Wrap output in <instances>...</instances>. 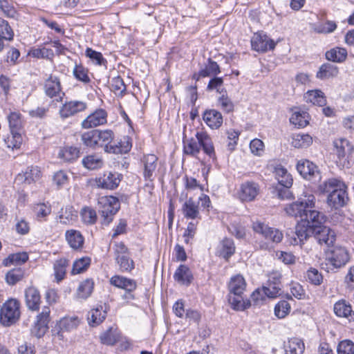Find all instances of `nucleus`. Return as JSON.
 I'll return each instance as SVG.
<instances>
[{"label":"nucleus","instance_id":"nucleus-59","mask_svg":"<svg viewBox=\"0 0 354 354\" xmlns=\"http://www.w3.org/2000/svg\"><path fill=\"white\" fill-rule=\"evenodd\" d=\"M73 75L75 77L84 82L88 83L90 82V78L88 75V71L82 65H76L73 69Z\"/></svg>","mask_w":354,"mask_h":354},{"label":"nucleus","instance_id":"nucleus-25","mask_svg":"<svg viewBox=\"0 0 354 354\" xmlns=\"http://www.w3.org/2000/svg\"><path fill=\"white\" fill-rule=\"evenodd\" d=\"M203 118L205 122L213 129H218L223 124L221 113L215 109L205 111Z\"/></svg>","mask_w":354,"mask_h":354},{"label":"nucleus","instance_id":"nucleus-53","mask_svg":"<svg viewBox=\"0 0 354 354\" xmlns=\"http://www.w3.org/2000/svg\"><path fill=\"white\" fill-rule=\"evenodd\" d=\"M81 216L84 223L86 224H94L97 221V214L93 209L86 207L81 211Z\"/></svg>","mask_w":354,"mask_h":354},{"label":"nucleus","instance_id":"nucleus-41","mask_svg":"<svg viewBox=\"0 0 354 354\" xmlns=\"http://www.w3.org/2000/svg\"><path fill=\"white\" fill-rule=\"evenodd\" d=\"M308 114L305 111H295L290 118V122L299 128L305 127L308 124Z\"/></svg>","mask_w":354,"mask_h":354},{"label":"nucleus","instance_id":"nucleus-3","mask_svg":"<svg viewBox=\"0 0 354 354\" xmlns=\"http://www.w3.org/2000/svg\"><path fill=\"white\" fill-rule=\"evenodd\" d=\"M324 216L319 212H312L310 215V222H313V236L319 244L331 245L335 241V234L328 227L322 225Z\"/></svg>","mask_w":354,"mask_h":354},{"label":"nucleus","instance_id":"nucleus-62","mask_svg":"<svg viewBox=\"0 0 354 354\" xmlns=\"http://www.w3.org/2000/svg\"><path fill=\"white\" fill-rule=\"evenodd\" d=\"M267 296L264 293L263 288L260 290L257 289L252 292L251 295V299H249L251 301V306H260L261 305Z\"/></svg>","mask_w":354,"mask_h":354},{"label":"nucleus","instance_id":"nucleus-50","mask_svg":"<svg viewBox=\"0 0 354 354\" xmlns=\"http://www.w3.org/2000/svg\"><path fill=\"white\" fill-rule=\"evenodd\" d=\"M82 163L88 169H96L102 167V160L96 155H91L83 158Z\"/></svg>","mask_w":354,"mask_h":354},{"label":"nucleus","instance_id":"nucleus-57","mask_svg":"<svg viewBox=\"0 0 354 354\" xmlns=\"http://www.w3.org/2000/svg\"><path fill=\"white\" fill-rule=\"evenodd\" d=\"M290 310V304L285 301H280L274 308V314L279 318H284Z\"/></svg>","mask_w":354,"mask_h":354},{"label":"nucleus","instance_id":"nucleus-15","mask_svg":"<svg viewBox=\"0 0 354 354\" xmlns=\"http://www.w3.org/2000/svg\"><path fill=\"white\" fill-rule=\"evenodd\" d=\"M80 320L77 316L64 317L62 318L55 325V330L59 339L64 338V332H70L77 328Z\"/></svg>","mask_w":354,"mask_h":354},{"label":"nucleus","instance_id":"nucleus-45","mask_svg":"<svg viewBox=\"0 0 354 354\" xmlns=\"http://www.w3.org/2000/svg\"><path fill=\"white\" fill-rule=\"evenodd\" d=\"M68 266V260L65 258H61L55 262V276L57 281H60L64 278Z\"/></svg>","mask_w":354,"mask_h":354},{"label":"nucleus","instance_id":"nucleus-47","mask_svg":"<svg viewBox=\"0 0 354 354\" xmlns=\"http://www.w3.org/2000/svg\"><path fill=\"white\" fill-rule=\"evenodd\" d=\"M91 259L88 257H84L75 261L73 265L72 274H76L87 270L91 265Z\"/></svg>","mask_w":354,"mask_h":354},{"label":"nucleus","instance_id":"nucleus-21","mask_svg":"<svg viewBox=\"0 0 354 354\" xmlns=\"http://www.w3.org/2000/svg\"><path fill=\"white\" fill-rule=\"evenodd\" d=\"M106 314V310L102 306L91 309L87 315L88 325L92 327L100 325L105 319Z\"/></svg>","mask_w":354,"mask_h":354},{"label":"nucleus","instance_id":"nucleus-35","mask_svg":"<svg viewBox=\"0 0 354 354\" xmlns=\"http://www.w3.org/2000/svg\"><path fill=\"white\" fill-rule=\"evenodd\" d=\"M348 53L346 48L335 47L326 53V58L330 62L342 63L347 57Z\"/></svg>","mask_w":354,"mask_h":354},{"label":"nucleus","instance_id":"nucleus-36","mask_svg":"<svg viewBox=\"0 0 354 354\" xmlns=\"http://www.w3.org/2000/svg\"><path fill=\"white\" fill-rule=\"evenodd\" d=\"M304 97L307 102H310L319 106H323L326 104L324 93L320 90L308 91Z\"/></svg>","mask_w":354,"mask_h":354},{"label":"nucleus","instance_id":"nucleus-31","mask_svg":"<svg viewBox=\"0 0 354 354\" xmlns=\"http://www.w3.org/2000/svg\"><path fill=\"white\" fill-rule=\"evenodd\" d=\"M286 354H302L305 349L304 343L299 338L288 339L284 345Z\"/></svg>","mask_w":354,"mask_h":354},{"label":"nucleus","instance_id":"nucleus-49","mask_svg":"<svg viewBox=\"0 0 354 354\" xmlns=\"http://www.w3.org/2000/svg\"><path fill=\"white\" fill-rule=\"evenodd\" d=\"M11 135L4 139V142L8 148H19L22 143V131L10 132Z\"/></svg>","mask_w":354,"mask_h":354},{"label":"nucleus","instance_id":"nucleus-1","mask_svg":"<svg viewBox=\"0 0 354 354\" xmlns=\"http://www.w3.org/2000/svg\"><path fill=\"white\" fill-rule=\"evenodd\" d=\"M346 186L344 183L337 178H328L319 187L322 193H328L327 204L329 207L338 209L345 205L348 199Z\"/></svg>","mask_w":354,"mask_h":354},{"label":"nucleus","instance_id":"nucleus-63","mask_svg":"<svg viewBox=\"0 0 354 354\" xmlns=\"http://www.w3.org/2000/svg\"><path fill=\"white\" fill-rule=\"evenodd\" d=\"M264 293L268 298H275L281 295V286L273 283H268L263 287Z\"/></svg>","mask_w":354,"mask_h":354},{"label":"nucleus","instance_id":"nucleus-14","mask_svg":"<svg viewBox=\"0 0 354 354\" xmlns=\"http://www.w3.org/2000/svg\"><path fill=\"white\" fill-rule=\"evenodd\" d=\"M86 109V102L79 100H71L62 104L59 109V114L62 119H66L84 111Z\"/></svg>","mask_w":354,"mask_h":354},{"label":"nucleus","instance_id":"nucleus-8","mask_svg":"<svg viewBox=\"0 0 354 354\" xmlns=\"http://www.w3.org/2000/svg\"><path fill=\"white\" fill-rule=\"evenodd\" d=\"M50 309L48 306H44L41 312L39 313L35 322L34 326L31 328V334L37 338L43 337L48 330V323L50 318Z\"/></svg>","mask_w":354,"mask_h":354},{"label":"nucleus","instance_id":"nucleus-5","mask_svg":"<svg viewBox=\"0 0 354 354\" xmlns=\"http://www.w3.org/2000/svg\"><path fill=\"white\" fill-rule=\"evenodd\" d=\"M120 202L114 196H101L97 200L98 212L103 218L102 223L109 225L113 218V216L120 209Z\"/></svg>","mask_w":354,"mask_h":354},{"label":"nucleus","instance_id":"nucleus-11","mask_svg":"<svg viewBox=\"0 0 354 354\" xmlns=\"http://www.w3.org/2000/svg\"><path fill=\"white\" fill-rule=\"evenodd\" d=\"M114 252L121 271H131L133 269V261L129 257L128 249L123 243L115 244Z\"/></svg>","mask_w":354,"mask_h":354},{"label":"nucleus","instance_id":"nucleus-48","mask_svg":"<svg viewBox=\"0 0 354 354\" xmlns=\"http://www.w3.org/2000/svg\"><path fill=\"white\" fill-rule=\"evenodd\" d=\"M220 72L218 64L216 62L212 61L211 59H209L208 63L205 67L199 71V76L209 77L211 75H216Z\"/></svg>","mask_w":354,"mask_h":354},{"label":"nucleus","instance_id":"nucleus-40","mask_svg":"<svg viewBox=\"0 0 354 354\" xmlns=\"http://www.w3.org/2000/svg\"><path fill=\"white\" fill-rule=\"evenodd\" d=\"M267 175H274L278 177H284L288 174V170L277 161L272 160L268 162L266 166Z\"/></svg>","mask_w":354,"mask_h":354},{"label":"nucleus","instance_id":"nucleus-22","mask_svg":"<svg viewBox=\"0 0 354 354\" xmlns=\"http://www.w3.org/2000/svg\"><path fill=\"white\" fill-rule=\"evenodd\" d=\"M26 304L28 308L32 311L39 310L40 304V294L34 287H29L25 290Z\"/></svg>","mask_w":354,"mask_h":354},{"label":"nucleus","instance_id":"nucleus-12","mask_svg":"<svg viewBox=\"0 0 354 354\" xmlns=\"http://www.w3.org/2000/svg\"><path fill=\"white\" fill-rule=\"evenodd\" d=\"M314 226L313 222L309 221H302L297 223L295 227V234L297 237H294L290 241L292 245L304 243L308 238L313 235Z\"/></svg>","mask_w":354,"mask_h":354},{"label":"nucleus","instance_id":"nucleus-18","mask_svg":"<svg viewBox=\"0 0 354 354\" xmlns=\"http://www.w3.org/2000/svg\"><path fill=\"white\" fill-rule=\"evenodd\" d=\"M107 113L102 109H97L95 112L88 115L82 122L84 129H90L106 123Z\"/></svg>","mask_w":354,"mask_h":354},{"label":"nucleus","instance_id":"nucleus-10","mask_svg":"<svg viewBox=\"0 0 354 354\" xmlns=\"http://www.w3.org/2000/svg\"><path fill=\"white\" fill-rule=\"evenodd\" d=\"M110 283L113 286L125 290L126 292L123 295L124 299H134L132 292L137 288V283L135 280L123 276L115 275L110 279Z\"/></svg>","mask_w":354,"mask_h":354},{"label":"nucleus","instance_id":"nucleus-55","mask_svg":"<svg viewBox=\"0 0 354 354\" xmlns=\"http://www.w3.org/2000/svg\"><path fill=\"white\" fill-rule=\"evenodd\" d=\"M337 354H354V342L349 339L341 341L337 347Z\"/></svg>","mask_w":354,"mask_h":354},{"label":"nucleus","instance_id":"nucleus-37","mask_svg":"<svg viewBox=\"0 0 354 354\" xmlns=\"http://www.w3.org/2000/svg\"><path fill=\"white\" fill-rule=\"evenodd\" d=\"M80 150L75 147H66L59 149L58 158L64 162H71L79 158Z\"/></svg>","mask_w":354,"mask_h":354},{"label":"nucleus","instance_id":"nucleus-17","mask_svg":"<svg viewBox=\"0 0 354 354\" xmlns=\"http://www.w3.org/2000/svg\"><path fill=\"white\" fill-rule=\"evenodd\" d=\"M251 45L252 49L257 52H266L268 50H273L276 44L266 35L255 33L251 39Z\"/></svg>","mask_w":354,"mask_h":354},{"label":"nucleus","instance_id":"nucleus-46","mask_svg":"<svg viewBox=\"0 0 354 354\" xmlns=\"http://www.w3.org/2000/svg\"><path fill=\"white\" fill-rule=\"evenodd\" d=\"M82 141L88 147L94 148L99 145L97 129L91 130L82 135Z\"/></svg>","mask_w":354,"mask_h":354},{"label":"nucleus","instance_id":"nucleus-51","mask_svg":"<svg viewBox=\"0 0 354 354\" xmlns=\"http://www.w3.org/2000/svg\"><path fill=\"white\" fill-rule=\"evenodd\" d=\"M95 181L98 187L112 190L118 186L120 178H95Z\"/></svg>","mask_w":354,"mask_h":354},{"label":"nucleus","instance_id":"nucleus-42","mask_svg":"<svg viewBox=\"0 0 354 354\" xmlns=\"http://www.w3.org/2000/svg\"><path fill=\"white\" fill-rule=\"evenodd\" d=\"M100 339L103 344L113 346L119 340L120 335L116 329L110 328L101 334Z\"/></svg>","mask_w":354,"mask_h":354},{"label":"nucleus","instance_id":"nucleus-16","mask_svg":"<svg viewBox=\"0 0 354 354\" xmlns=\"http://www.w3.org/2000/svg\"><path fill=\"white\" fill-rule=\"evenodd\" d=\"M44 91L47 96L53 98L58 97L57 101H62L65 93L62 91L59 79L55 76L50 75L45 82Z\"/></svg>","mask_w":354,"mask_h":354},{"label":"nucleus","instance_id":"nucleus-32","mask_svg":"<svg viewBox=\"0 0 354 354\" xmlns=\"http://www.w3.org/2000/svg\"><path fill=\"white\" fill-rule=\"evenodd\" d=\"M158 158L154 154H147L142 158L144 164V175L145 177H151L156 175Z\"/></svg>","mask_w":354,"mask_h":354},{"label":"nucleus","instance_id":"nucleus-24","mask_svg":"<svg viewBox=\"0 0 354 354\" xmlns=\"http://www.w3.org/2000/svg\"><path fill=\"white\" fill-rule=\"evenodd\" d=\"M66 240L71 248L75 250L83 248L84 238L80 231L75 230H67L65 233Z\"/></svg>","mask_w":354,"mask_h":354},{"label":"nucleus","instance_id":"nucleus-39","mask_svg":"<svg viewBox=\"0 0 354 354\" xmlns=\"http://www.w3.org/2000/svg\"><path fill=\"white\" fill-rule=\"evenodd\" d=\"M313 142L312 137L308 134L295 133L292 136V145L295 148H306Z\"/></svg>","mask_w":354,"mask_h":354},{"label":"nucleus","instance_id":"nucleus-7","mask_svg":"<svg viewBox=\"0 0 354 354\" xmlns=\"http://www.w3.org/2000/svg\"><path fill=\"white\" fill-rule=\"evenodd\" d=\"M20 304L15 299L3 304L0 311V322L5 326L15 324L20 317Z\"/></svg>","mask_w":354,"mask_h":354},{"label":"nucleus","instance_id":"nucleus-43","mask_svg":"<svg viewBox=\"0 0 354 354\" xmlns=\"http://www.w3.org/2000/svg\"><path fill=\"white\" fill-rule=\"evenodd\" d=\"M235 252V246L232 239L225 238L221 242V248L219 250L220 256L227 259Z\"/></svg>","mask_w":354,"mask_h":354},{"label":"nucleus","instance_id":"nucleus-13","mask_svg":"<svg viewBox=\"0 0 354 354\" xmlns=\"http://www.w3.org/2000/svg\"><path fill=\"white\" fill-rule=\"evenodd\" d=\"M252 228L256 232L262 234L266 239L274 243H279L283 239V234L277 229L268 227L265 223L256 221L252 224Z\"/></svg>","mask_w":354,"mask_h":354},{"label":"nucleus","instance_id":"nucleus-29","mask_svg":"<svg viewBox=\"0 0 354 354\" xmlns=\"http://www.w3.org/2000/svg\"><path fill=\"white\" fill-rule=\"evenodd\" d=\"M245 281L241 275L237 274L231 278L228 284L229 294H234L237 295L243 294L245 289Z\"/></svg>","mask_w":354,"mask_h":354},{"label":"nucleus","instance_id":"nucleus-56","mask_svg":"<svg viewBox=\"0 0 354 354\" xmlns=\"http://www.w3.org/2000/svg\"><path fill=\"white\" fill-rule=\"evenodd\" d=\"M24 277V271L21 268H15L10 270L6 276V281L10 285H15Z\"/></svg>","mask_w":354,"mask_h":354},{"label":"nucleus","instance_id":"nucleus-61","mask_svg":"<svg viewBox=\"0 0 354 354\" xmlns=\"http://www.w3.org/2000/svg\"><path fill=\"white\" fill-rule=\"evenodd\" d=\"M218 102L224 111L227 113L233 111L234 107V103L227 95L223 93L221 96L218 97Z\"/></svg>","mask_w":354,"mask_h":354},{"label":"nucleus","instance_id":"nucleus-52","mask_svg":"<svg viewBox=\"0 0 354 354\" xmlns=\"http://www.w3.org/2000/svg\"><path fill=\"white\" fill-rule=\"evenodd\" d=\"M306 277L309 283L315 286H319L323 281V276L321 272H319L316 268H310L306 272Z\"/></svg>","mask_w":354,"mask_h":354},{"label":"nucleus","instance_id":"nucleus-20","mask_svg":"<svg viewBox=\"0 0 354 354\" xmlns=\"http://www.w3.org/2000/svg\"><path fill=\"white\" fill-rule=\"evenodd\" d=\"M333 310L337 317L346 318L349 322L354 321V311L348 301L344 299L337 301Z\"/></svg>","mask_w":354,"mask_h":354},{"label":"nucleus","instance_id":"nucleus-4","mask_svg":"<svg viewBox=\"0 0 354 354\" xmlns=\"http://www.w3.org/2000/svg\"><path fill=\"white\" fill-rule=\"evenodd\" d=\"M315 197L309 195L305 199H299L288 205L284 210L286 213L292 217L300 218L301 221L306 220L310 221V215L312 212H317L315 207Z\"/></svg>","mask_w":354,"mask_h":354},{"label":"nucleus","instance_id":"nucleus-27","mask_svg":"<svg viewBox=\"0 0 354 354\" xmlns=\"http://www.w3.org/2000/svg\"><path fill=\"white\" fill-rule=\"evenodd\" d=\"M174 278L178 283L188 286L193 279L189 268L185 265H180L176 270Z\"/></svg>","mask_w":354,"mask_h":354},{"label":"nucleus","instance_id":"nucleus-44","mask_svg":"<svg viewBox=\"0 0 354 354\" xmlns=\"http://www.w3.org/2000/svg\"><path fill=\"white\" fill-rule=\"evenodd\" d=\"M94 283L91 279H86L80 283L77 295L79 298L86 299L93 292Z\"/></svg>","mask_w":354,"mask_h":354},{"label":"nucleus","instance_id":"nucleus-28","mask_svg":"<svg viewBox=\"0 0 354 354\" xmlns=\"http://www.w3.org/2000/svg\"><path fill=\"white\" fill-rule=\"evenodd\" d=\"M335 153L339 160L344 158L347 153L353 151V148L350 142L345 138H337L333 142Z\"/></svg>","mask_w":354,"mask_h":354},{"label":"nucleus","instance_id":"nucleus-19","mask_svg":"<svg viewBox=\"0 0 354 354\" xmlns=\"http://www.w3.org/2000/svg\"><path fill=\"white\" fill-rule=\"evenodd\" d=\"M259 193V186L254 182L247 181L241 186L239 192V198L243 201H251Z\"/></svg>","mask_w":354,"mask_h":354},{"label":"nucleus","instance_id":"nucleus-2","mask_svg":"<svg viewBox=\"0 0 354 354\" xmlns=\"http://www.w3.org/2000/svg\"><path fill=\"white\" fill-rule=\"evenodd\" d=\"M203 147L204 152L210 158L215 156L214 148L211 138L205 131L196 133V138L183 140V151L187 155L196 156Z\"/></svg>","mask_w":354,"mask_h":354},{"label":"nucleus","instance_id":"nucleus-54","mask_svg":"<svg viewBox=\"0 0 354 354\" xmlns=\"http://www.w3.org/2000/svg\"><path fill=\"white\" fill-rule=\"evenodd\" d=\"M14 32L8 22L0 19V37L10 41L13 39Z\"/></svg>","mask_w":354,"mask_h":354},{"label":"nucleus","instance_id":"nucleus-9","mask_svg":"<svg viewBox=\"0 0 354 354\" xmlns=\"http://www.w3.org/2000/svg\"><path fill=\"white\" fill-rule=\"evenodd\" d=\"M326 261L335 268L345 266L349 261V255L345 248L335 246L327 253Z\"/></svg>","mask_w":354,"mask_h":354},{"label":"nucleus","instance_id":"nucleus-34","mask_svg":"<svg viewBox=\"0 0 354 354\" xmlns=\"http://www.w3.org/2000/svg\"><path fill=\"white\" fill-rule=\"evenodd\" d=\"M339 73L338 67L330 63L322 64L317 73L316 77L318 79L324 80L334 77Z\"/></svg>","mask_w":354,"mask_h":354},{"label":"nucleus","instance_id":"nucleus-23","mask_svg":"<svg viewBox=\"0 0 354 354\" xmlns=\"http://www.w3.org/2000/svg\"><path fill=\"white\" fill-rule=\"evenodd\" d=\"M292 183V178H282L281 180H278L277 184L274 186V190L279 198L290 199L293 198V195L290 190Z\"/></svg>","mask_w":354,"mask_h":354},{"label":"nucleus","instance_id":"nucleus-64","mask_svg":"<svg viewBox=\"0 0 354 354\" xmlns=\"http://www.w3.org/2000/svg\"><path fill=\"white\" fill-rule=\"evenodd\" d=\"M34 212L37 217H46L51 212V207L46 203H38L35 205Z\"/></svg>","mask_w":354,"mask_h":354},{"label":"nucleus","instance_id":"nucleus-33","mask_svg":"<svg viewBox=\"0 0 354 354\" xmlns=\"http://www.w3.org/2000/svg\"><path fill=\"white\" fill-rule=\"evenodd\" d=\"M182 211L187 218L196 219L199 216L198 205L192 198L185 201L182 206Z\"/></svg>","mask_w":354,"mask_h":354},{"label":"nucleus","instance_id":"nucleus-60","mask_svg":"<svg viewBox=\"0 0 354 354\" xmlns=\"http://www.w3.org/2000/svg\"><path fill=\"white\" fill-rule=\"evenodd\" d=\"M86 55L88 57H89L93 62H94L97 65L104 66L106 63V59H104L101 53L97 52L90 48H88L86 49Z\"/></svg>","mask_w":354,"mask_h":354},{"label":"nucleus","instance_id":"nucleus-6","mask_svg":"<svg viewBox=\"0 0 354 354\" xmlns=\"http://www.w3.org/2000/svg\"><path fill=\"white\" fill-rule=\"evenodd\" d=\"M97 140L99 145H104V151L107 153H123L128 152L131 149V144L129 141L125 142V145H122L119 142L118 145L111 144L113 139V133L111 130L100 131L97 129Z\"/></svg>","mask_w":354,"mask_h":354},{"label":"nucleus","instance_id":"nucleus-58","mask_svg":"<svg viewBox=\"0 0 354 354\" xmlns=\"http://www.w3.org/2000/svg\"><path fill=\"white\" fill-rule=\"evenodd\" d=\"M28 259V256L26 253H17L10 254L6 260V265L9 266L11 264L20 265L25 263Z\"/></svg>","mask_w":354,"mask_h":354},{"label":"nucleus","instance_id":"nucleus-26","mask_svg":"<svg viewBox=\"0 0 354 354\" xmlns=\"http://www.w3.org/2000/svg\"><path fill=\"white\" fill-rule=\"evenodd\" d=\"M297 169L303 177L319 174L317 165L308 160H301L297 162Z\"/></svg>","mask_w":354,"mask_h":354},{"label":"nucleus","instance_id":"nucleus-38","mask_svg":"<svg viewBox=\"0 0 354 354\" xmlns=\"http://www.w3.org/2000/svg\"><path fill=\"white\" fill-rule=\"evenodd\" d=\"M7 118L10 132L23 131L24 121L19 111L10 112Z\"/></svg>","mask_w":354,"mask_h":354},{"label":"nucleus","instance_id":"nucleus-30","mask_svg":"<svg viewBox=\"0 0 354 354\" xmlns=\"http://www.w3.org/2000/svg\"><path fill=\"white\" fill-rule=\"evenodd\" d=\"M242 295H228V302L234 310H244L251 306V301L248 299L244 300Z\"/></svg>","mask_w":354,"mask_h":354}]
</instances>
